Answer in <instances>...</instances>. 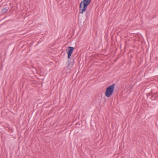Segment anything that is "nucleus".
I'll use <instances>...</instances> for the list:
<instances>
[{
  "instance_id": "f257e3e1",
  "label": "nucleus",
  "mask_w": 158,
  "mask_h": 158,
  "mask_svg": "<svg viewBox=\"0 0 158 158\" xmlns=\"http://www.w3.org/2000/svg\"><path fill=\"white\" fill-rule=\"evenodd\" d=\"M89 4V0H83L80 4L79 13L82 14L86 10Z\"/></svg>"
},
{
  "instance_id": "f03ea898",
  "label": "nucleus",
  "mask_w": 158,
  "mask_h": 158,
  "mask_svg": "<svg viewBox=\"0 0 158 158\" xmlns=\"http://www.w3.org/2000/svg\"><path fill=\"white\" fill-rule=\"evenodd\" d=\"M114 84H113L108 86L106 89L105 93V96L107 97H109L113 93Z\"/></svg>"
},
{
  "instance_id": "7ed1b4c3",
  "label": "nucleus",
  "mask_w": 158,
  "mask_h": 158,
  "mask_svg": "<svg viewBox=\"0 0 158 158\" xmlns=\"http://www.w3.org/2000/svg\"><path fill=\"white\" fill-rule=\"evenodd\" d=\"M74 49V48L73 47H68L66 49V51L68 53V58L69 59L71 54Z\"/></svg>"
},
{
  "instance_id": "20e7f679",
  "label": "nucleus",
  "mask_w": 158,
  "mask_h": 158,
  "mask_svg": "<svg viewBox=\"0 0 158 158\" xmlns=\"http://www.w3.org/2000/svg\"><path fill=\"white\" fill-rule=\"evenodd\" d=\"M7 10V9L6 8H4L2 9V11L3 13H4L6 12Z\"/></svg>"
},
{
  "instance_id": "39448f33",
  "label": "nucleus",
  "mask_w": 158,
  "mask_h": 158,
  "mask_svg": "<svg viewBox=\"0 0 158 158\" xmlns=\"http://www.w3.org/2000/svg\"><path fill=\"white\" fill-rule=\"evenodd\" d=\"M91 0H89V3H90V2H91Z\"/></svg>"
}]
</instances>
